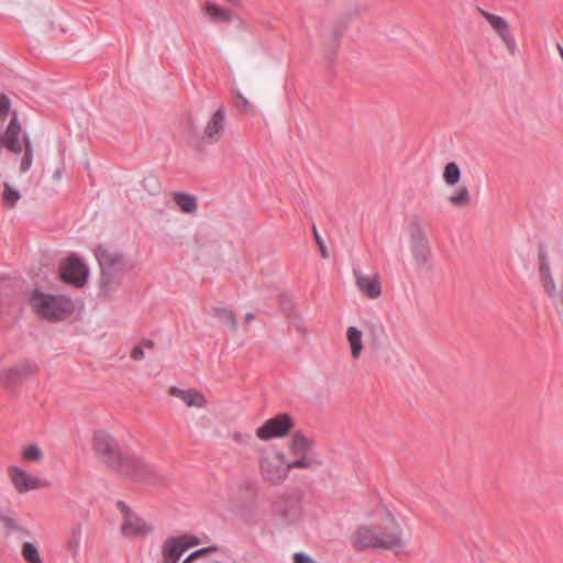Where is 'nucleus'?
<instances>
[{"label": "nucleus", "mask_w": 563, "mask_h": 563, "mask_svg": "<svg viewBox=\"0 0 563 563\" xmlns=\"http://www.w3.org/2000/svg\"><path fill=\"white\" fill-rule=\"evenodd\" d=\"M92 450L98 459L120 474L134 481H146L154 475V467L137 456H123L117 440L106 430H96Z\"/></svg>", "instance_id": "nucleus-1"}, {"label": "nucleus", "mask_w": 563, "mask_h": 563, "mask_svg": "<svg viewBox=\"0 0 563 563\" xmlns=\"http://www.w3.org/2000/svg\"><path fill=\"white\" fill-rule=\"evenodd\" d=\"M29 302L36 316L49 322L63 321L75 311V305L69 297L38 289L30 294Z\"/></svg>", "instance_id": "nucleus-2"}, {"label": "nucleus", "mask_w": 563, "mask_h": 563, "mask_svg": "<svg viewBox=\"0 0 563 563\" xmlns=\"http://www.w3.org/2000/svg\"><path fill=\"white\" fill-rule=\"evenodd\" d=\"M95 256L99 263L101 277L99 295L110 297L120 286L124 269L123 255L118 251L99 246L95 250Z\"/></svg>", "instance_id": "nucleus-3"}, {"label": "nucleus", "mask_w": 563, "mask_h": 563, "mask_svg": "<svg viewBox=\"0 0 563 563\" xmlns=\"http://www.w3.org/2000/svg\"><path fill=\"white\" fill-rule=\"evenodd\" d=\"M117 508L122 515L120 530L124 538L142 539L154 531L153 523L134 512L123 500L117 501Z\"/></svg>", "instance_id": "nucleus-4"}, {"label": "nucleus", "mask_w": 563, "mask_h": 563, "mask_svg": "<svg viewBox=\"0 0 563 563\" xmlns=\"http://www.w3.org/2000/svg\"><path fill=\"white\" fill-rule=\"evenodd\" d=\"M260 471L264 481L277 485L288 476L290 470L284 453L267 452L260 457Z\"/></svg>", "instance_id": "nucleus-5"}, {"label": "nucleus", "mask_w": 563, "mask_h": 563, "mask_svg": "<svg viewBox=\"0 0 563 563\" xmlns=\"http://www.w3.org/2000/svg\"><path fill=\"white\" fill-rule=\"evenodd\" d=\"M299 517V504L294 495L283 494L272 504V519L279 528L294 525Z\"/></svg>", "instance_id": "nucleus-6"}, {"label": "nucleus", "mask_w": 563, "mask_h": 563, "mask_svg": "<svg viewBox=\"0 0 563 563\" xmlns=\"http://www.w3.org/2000/svg\"><path fill=\"white\" fill-rule=\"evenodd\" d=\"M313 448L314 442L312 439L301 432H296L289 443V452L296 460L288 462V470L311 468L314 464V460L311 456Z\"/></svg>", "instance_id": "nucleus-7"}, {"label": "nucleus", "mask_w": 563, "mask_h": 563, "mask_svg": "<svg viewBox=\"0 0 563 563\" xmlns=\"http://www.w3.org/2000/svg\"><path fill=\"white\" fill-rule=\"evenodd\" d=\"M377 527L379 549L397 550L406 545L402 529L394 517L388 515Z\"/></svg>", "instance_id": "nucleus-8"}, {"label": "nucleus", "mask_w": 563, "mask_h": 563, "mask_svg": "<svg viewBox=\"0 0 563 563\" xmlns=\"http://www.w3.org/2000/svg\"><path fill=\"white\" fill-rule=\"evenodd\" d=\"M294 426L292 418L287 413L278 415L268 419L256 430V435L263 441L274 438H283L289 433Z\"/></svg>", "instance_id": "nucleus-9"}, {"label": "nucleus", "mask_w": 563, "mask_h": 563, "mask_svg": "<svg viewBox=\"0 0 563 563\" xmlns=\"http://www.w3.org/2000/svg\"><path fill=\"white\" fill-rule=\"evenodd\" d=\"M411 253L416 264L422 267L431 257V249L426 232L420 223L416 222L410 229Z\"/></svg>", "instance_id": "nucleus-10"}, {"label": "nucleus", "mask_w": 563, "mask_h": 563, "mask_svg": "<svg viewBox=\"0 0 563 563\" xmlns=\"http://www.w3.org/2000/svg\"><path fill=\"white\" fill-rule=\"evenodd\" d=\"M8 475L13 487L20 494L40 489L46 485L45 481L15 465L8 467Z\"/></svg>", "instance_id": "nucleus-11"}, {"label": "nucleus", "mask_w": 563, "mask_h": 563, "mask_svg": "<svg viewBox=\"0 0 563 563\" xmlns=\"http://www.w3.org/2000/svg\"><path fill=\"white\" fill-rule=\"evenodd\" d=\"M60 276L66 283L81 287L88 279V267L81 258L70 256L62 264Z\"/></svg>", "instance_id": "nucleus-12"}, {"label": "nucleus", "mask_w": 563, "mask_h": 563, "mask_svg": "<svg viewBox=\"0 0 563 563\" xmlns=\"http://www.w3.org/2000/svg\"><path fill=\"white\" fill-rule=\"evenodd\" d=\"M481 14L488 22L493 31L504 42L510 54H515L517 51V43L514 34L510 31V25L503 16L489 13L485 10L479 9Z\"/></svg>", "instance_id": "nucleus-13"}, {"label": "nucleus", "mask_w": 563, "mask_h": 563, "mask_svg": "<svg viewBox=\"0 0 563 563\" xmlns=\"http://www.w3.org/2000/svg\"><path fill=\"white\" fill-rule=\"evenodd\" d=\"M353 276L358 290L369 299H376L382 295L380 277L377 273L366 275L354 268Z\"/></svg>", "instance_id": "nucleus-14"}, {"label": "nucleus", "mask_w": 563, "mask_h": 563, "mask_svg": "<svg viewBox=\"0 0 563 563\" xmlns=\"http://www.w3.org/2000/svg\"><path fill=\"white\" fill-rule=\"evenodd\" d=\"M353 547L357 550H378L379 542L377 525L360 526L354 532Z\"/></svg>", "instance_id": "nucleus-15"}, {"label": "nucleus", "mask_w": 563, "mask_h": 563, "mask_svg": "<svg viewBox=\"0 0 563 563\" xmlns=\"http://www.w3.org/2000/svg\"><path fill=\"white\" fill-rule=\"evenodd\" d=\"M20 133L21 125L18 121V117L14 115L11 119L5 132L0 137V144L13 153H22L25 146V141H29V139L23 137V140L21 141L19 139Z\"/></svg>", "instance_id": "nucleus-16"}, {"label": "nucleus", "mask_w": 563, "mask_h": 563, "mask_svg": "<svg viewBox=\"0 0 563 563\" xmlns=\"http://www.w3.org/2000/svg\"><path fill=\"white\" fill-rule=\"evenodd\" d=\"M36 366H33L29 362L20 363L1 375V380L4 386L11 388L27 379L34 372Z\"/></svg>", "instance_id": "nucleus-17"}, {"label": "nucleus", "mask_w": 563, "mask_h": 563, "mask_svg": "<svg viewBox=\"0 0 563 563\" xmlns=\"http://www.w3.org/2000/svg\"><path fill=\"white\" fill-rule=\"evenodd\" d=\"M225 128V114L223 108H219L205 128L207 142L216 143L220 140Z\"/></svg>", "instance_id": "nucleus-18"}, {"label": "nucleus", "mask_w": 563, "mask_h": 563, "mask_svg": "<svg viewBox=\"0 0 563 563\" xmlns=\"http://www.w3.org/2000/svg\"><path fill=\"white\" fill-rule=\"evenodd\" d=\"M170 394L174 397L181 399L188 407L202 408L207 404L205 396L196 389L172 387Z\"/></svg>", "instance_id": "nucleus-19"}, {"label": "nucleus", "mask_w": 563, "mask_h": 563, "mask_svg": "<svg viewBox=\"0 0 563 563\" xmlns=\"http://www.w3.org/2000/svg\"><path fill=\"white\" fill-rule=\"evenodd\" d=\"M189 548L190 542H187L186 538H170L164 542L162 554L179 560Z\"/></svg>", "instance_id": "nucleus-20"}, {"label": "nucleus", "mask_w": 563, "mask_h": 563, "mask_svg": "<svg viewBox=\"0 0 563 563\" xmlns=\"http://www.w3.org/2000/svg\"><path fill=\"white\" fill-rule=\"evenodd\" d=\"M202 12L213 23L230 22L232 20V12L230 10L224 9L212 1H206L202 7Z\"/></svg>", "instance_id": "nucleus-21"}, {"label": "nucleus", "mask_w": 563, "mask_h": 563, "mask_svg": "<svg viewBox=\"0 0 563 563\" xmlns=\"http://www.w3.org/2000/svg\"><path fill=\"white\" fill-rule=\"evenodd\" d=\"M81 540L82 526L81 523H75L70 527L66 541L67 550L71 553V556L74 559H77L79 556Z\"/></svg>", "instance_id": "nucleus-22"}, {"label": "nucleus", "mask_w": 563, "mask_h": 563, "mask_svg": "<svg viewBox=\"0 0 563 563\" xmlns=\"http://www.w3.org/2000/svg\"><path fill=\"white\" fill-rule=\"evenodd\" d=\"M173 200L180 211L194 214L198 209L197 199L195 196L181 191L173 192Z\"/></svg>", "instance_id": "nucleus-23"}, {"label": "nucleus", "mask_w": 563, "mask_h": 563, "mask_svg": "<svg viewBox=\"0 0 563 563\" xmlns=\"http://www.w3.org/2000/svg\"><path fill=\"white\" fill-rule=\"evenodd\" d=\"M346 339L351 347V355L354 360L360 358L363 351V333L356 327H349L346 330Z\"/></svg>", "instance_id": "nucleus-24"}, {"label": "nucleus", "mask_w": 563, "mask_h": 563, "mask_svg": "<svg viewBox=\"0 0 563 563\" xmlns=\"http://www.w3.org/2000/svg\"><path fill=\"white\" fill-rule=\"evenodd\" d=\"M21 555L26 563H43L38 548L29 541L22 544Z\"/></svg>", "instance_id": "nucleus-25"}, {"label": "nucleus", "mask_w": 563, "mask_h": 563, "mask_svg": "<svg viewBox=\"0 0 563 563\" xmlns=\"http://www.w3.org/2000/svg\"><path fill=\"white\" fill-rule=\"evenodd\" d=\"M461 170L456 163L451 162L445 165L443 172V179L446 185L454 186L460 181Z\"/></svg>", "instance_id": "nucleus-26"}, {"label": "nucleus", "mask_w": 563, "mask_h": 563, "mask_svg": "<svg viewBox=\"0 0 563 563\" xmlns=\"http://www.w3.org/2000/svg\"><path fill=\"white\" fill-rule=\"evenodd\" d=\"M0 522L11 531H15L20 529L19 517L12 509H7L4 511H0Z\"/></svg>", "instance_id": "nucleus-27"}, {"label": "nucleus", "mask_w": 563, "mask_h": 563, "mask_svg": "<svg viewBox=\"0 0 563 563\" xmlns=\"http://www.w3.org/2000/svg\"><path fill=\"white\" fill-rule=\"evenodd\" d=\"M214 316L224 324L229 325L233 331L236 330V319L233 312L225 308H214Z\"/></svg>", "instance_id": "nucleus-28"}, {"label": "nucleus", "mask_w": 563, "mask_h": 563, "mask_svg": "<svg viewBox=\"0 0 563 563\" xmlns=\"http://www.w3.org/2000/svg\"><path fill=\"white\" fill-rule=\"evenodd\" d=\"M21 456L26 462H38L43 456V452L37 444H29L23 448Z\"/></svg>", "instance_id": "nucleus-29"}, {"label": "nucleus", "mask_w": 563, "mask_h": 563, "mask_svg": "<svg viewBox=\"0 0 563 563\" xmlns=\"http://www.w3.org/2000/svg\"><path fill=\"white\" fill-rule=\"evenodd\" d=\"M449 201L455 207H464L470 203V192L466 187H461L454 195L449 197Z\"/></svg>", "instance_id": "nucleus-30"}, {"label": "nucleus", "mask_w": 563, "mask_h": 563, "mask_svg": "<svg viewBox=\"0 0 563 563\" xmlns=\"http://www.w3.org/2000/svg\"><path fill=\"white\" fill-rule=\"evenodd\" d=\"M22 152L24 154L21 161L20 170L22 173H26L31 168L33 162V152L30 141H25V146Z\"/></svg>", "instance_id": "nucleus-31"}, {"label": "nucleus", "mask_w": 563, "mask_h": 563, "mask_svg": "<svg viewBox=\"0 0 563 563\" xmlns=\"http://www.w3.org/2000/svg\"><path fill=\"white\" fill-rule=\"evenodd\" d=\"M154 347V343L151 340H144L139 345L134 346L131 352V357L134 361H140L145 355V350H152Z\"/></svg>", "instance_id": "nucleus-32"}, {"label": "nucleus", "mask_w": 563, "mask_h": 563, "mask_svg": "<svg viewBox=\"0 0 563 563\" xmlns=\"http://www.w3.org/2000/svg\"><path fill=\"white\" fill-rule=\"evenodd\" d=\"M20 199V192L9 184L4 185L3 201L9 207H14Z\"/></svg>", "instance_id": "nucleus-33"}, {"label": "nucleus", "mask_w": 563, "mask_h": 563, "mask_svg": "<svg viewBox=\"0 0 563 563\" xmlns=\"http://www.w3.org/2000/svg\"><path fill=\"white\" fill-rule=\"evenodd\" d=\"M312 231H313V236H314V240H316V243L318 244L319 246V250H320V254L323 258H327L329 256V253H328V249L324 244V241L322 240V238L320 236L316 225L312 227Z\"/></svg>", "instance_id": "nucleus-34"}, {"label": "nucleus", "mask_w": 563, "mask_h": 563, "mask_svg": "<svg viewBox=\"0 0 563 563\" xmlns=\"http://www.w3.org/2000/svg\"><path fill=\"white\" fill-rule=\"evenodd\" d=\"M11 102L5 95L0 96V115L7 117L10 111Z\"/></svg>", "instance_id": "nucleus-35"}, {"label": "nucleus", "mask_w": 563, "mask_h": 563, "mask_svg": "<svg viewBox=\"0 0 563 563\" xmlns=\"http://www.w3.org/2000/svg\"><path fill=\"white\" fill-rule=\"evenodd\" d=\"M294 563H317L311 556L303 552H297L294 555Z\"/></svg>", "instance_id": "nucleus-36"}, {"label": "nucleus", "mask_w": 563, "mask_h": 563, "mask_svg": "<svg viewBox=\"0 0 563 563\" xmlns=\"http://www.w3.org/2000/svg\"><path fill=\"white\" fill-rule=\"evenodd\" d=\"M232 439L238 442V443H247L249 440L251 439V435L250 434H242L240 432H235L233 435H232Z\"/></svg>", "instance_id": "nucleus-37"}, {"label": "nucleus", "mask_w": 563, "mask_h": 563, "mask_svg": "<svg viewBox=\"0 0 563 563\" xmlns=\"http://www.w3.org/2000/svg\"><path fill=\"white\" fill-rule=\"evenodd\" d=\"M249 101L247 99L242 96V95H239L238 96V100H236V107L241 110V111H245L247 108H249Z\"/></svg>", "instance_id": "nucleus-38"}, {"label": "nucleus", "mask_w": 563, "mask_h": 563, "mask_svg": "<svg viewBox=\"0 0 563 563\" xmlns=\"http://www.w3.org/2000/svg\"><path fill=\"white\" fill-rule=\"evenodd\" d=\"M163 555V563H178L179 560L169 558V555L162 554Z\"/></svg>", "instance_id": "nucleus-39"}, {"label": "nucleus", "mask_w": 563, "mask_h": 563, "mask_svg": "<svg viewBox=\"0 0 563 563\" xmlns=\"http://www.w3.org/2000/svg\"><path fill=\"white\" fill-rule=\"evenodd\" d=\"M181 538H186V541L190 542V547L196 545L198 543V539L196 537L183 536Z\"/></svg>", "instance_id": "nucleus-40"}, {"label": "nucleus", "mask_w": 563, "mask_h": 563, "mask_svg": "<svg viewBox=\"0 0 563 563\" xmlns=\"http://www.w3.org/2000/svg\"><path fill=\"white\" fill-rule=\"evenodd\" d=\"M254 319H255L254 313H252V312H247V313L245 314V321H246V322H251V321H253Z\"/></svg>", "instance_id": "nucleus-41"}, {"label": "nucleus", "mask_w": 563, "mask_h": 563, "mask_svg": "<svg viewBox=\"0 0 563 563\" xmlns=\"http://www.w3.org/2000/svg\"><path fill=\"white\" fill-rule=\"evenodd\" d=\"M54 179L59 180L62 178L60 169H56L53 174Z\"/></svg>", "instance_id": "nucleus-42"}, {"label": "nucleus", "mask_w": 563, "mask_h": 563, "mask_svg": "<svg viewBox=\"0 0 563 563\" xmlns=\"http://www.w3.org/2000/svg\"><path fill=\"white\" fill-rule=\"evenodd\" d=\"M225 1H227L228 3H230V4L235 5V4H238V3H239V1H240V0H225Z\"/></svg>", "instance_id": "nucleus-43"}]
</instances>
